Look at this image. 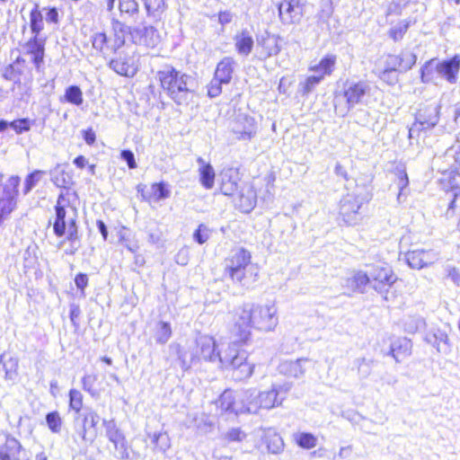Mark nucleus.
I'll use <instances>...</instances> for the list:
<instances>
[{"instance_id":"obj_1","label":"nucleus","mask_w":460,"mask_h":460,"mask_svg":"<svg viewBox=\"0 0 460 460\" xmlns=\"http://www.w3.org/2000/svg\"><path fill=\"white\" fill-rule=\"evenodd\" d=\"M232 333L237 341L245 343L252 335V329L271 332L279 323L278 309L274 303L243 304L233 314Z\"/></svg>"},{"instance_id":"obj_2","label":"nucleus","mask_w":460,"mask_h":460,"mask_svg":"<svg viewBox=\"0 0 460 460\" xmlns=\"http://www.w3.org/2000/svg\"><path fill=\"white\" fill-rule=\"evenodd\" d=\"M225 273L235 283L249 286L257 280L258 270L252 255L243 248L233 250L225 261Z\"/></svg>"},{"instance_id":"obj_3","label":"nucleus","mask_w":460,"mask_h":460,"mask_svg":"<svg viewBox=\"0 0 460 460\" xmlns=\"http://www.w3.org/2000/svg\"><path fill=\"white\" fill-rule=\"evenodd\" d=\"M162 88L178 104L187 101L194 81L193 78L173 67L167 66L157 73Z\"/></svg>"},{"instance_id":"obj_4","label":"nucleus","mask_w":460,"mask_h":460,"mask_svg":"<svg viewBox=\"0 0 460 460\" xmlns=\"http://www.w3.org/2000/svg\"><path fill=\"white\" fill-rule=\"evenodd\" d=\"M460 71V56L440 61L432 58L427 61L420 69V79L424 84L434 83L437 79H444L454 84L457 83Z\"/></svg>"},{"instance_id":"obj_5","label":"nucleus","mask_w":460,"mask_h":460,"mask_svg":"<svg viewBox=\"0 0 460 460\" xmlns=\"http://www.w3.org/2000/svg\"><path fill=\"white\" fill-rule=\"evenodd\" d=\"M219 363L223 367L230 368L233 371V376L239 381L250 378L255 367L253 363L248 361L247 352L240 349L236 342L229 343L222 351Z\"/></svg>"},{"instance_id":"obj_6","label":"nucleus","mask_w":460,"mask_h":460,"mask_svg":"<svg viewBox=\"0 0 460 460\" xmlns=\"http://www.w3.org/2000/svg\"><path fill=\"white\" fill-rule=\"evenodd\" d=\"M370 195L364 192L362 188L357 187L353 191L347 193L340 201L339 214L348 226L359 224L362 216L359 212L362 205L367 202Z\"/></svg>"},{"instance_id":"obj_7","label":"nucleus","mask_w":460,"mask_h":460,"mask_svg":"<svg viewBox=\"0 0 460 460\" xmlns=\"http://www.w3.org/2000/svg\"><path fill=\"white\" fill-rule=\"evenodd\" d=\"M55 212L53 231L58 237H61L65 235L67 226L76 222L77 209L64 194H60L55 206Z\"/></svg>"},{"instance_id":"obj_8","label":"nucleus","mask_w":460,"mask_h":460,"mask_svg":"<svg viewBox=\"0 0 460 460\" xmlns=\"http://www.w3.org/2000/svg\"><path fill=\"white\" fill-rule=\"evenodd\" d=\"M102 425L105 429V434L115 449V456L119 460H128L130 458V447L128 444L126 437L122 430L117 426L114 420H103Z\"/></svg>"},{"instance_id":"obj_9","label":"nucleus","mask_w":460,"mask_h":460,"mask_svg":"<svg viewBox=\"0 0 460 460\" xmlns=\"http://www.w3.org/2000/svg\"><path fill=\"white\" fill-rule=\"evenodd\" d=\"M439 107L430 105L420 110L416 117V121L409 128V138L419 137L420 132L434 128L438 122Z\"/></svg>"},{"instance_id":"obj_10","label":"nucleus","mask_w":460,"mask_h":460,"mask_svg":"<svg viewBox=\"0 0 460 460\" xmlns=\"http://www.w3.org/2000/svg\"><path fill=\"white\" fill-rule=\"evenodd\" d=\"M247 393L234 392L232 390H226L220 395L217 405L221 411L229 414H243L244 413V401L248 397Z\"/></svg>"},{"instance_id":"obj_11","label":"nucleus","mask_w":460,"mask_h":460,"mask_svg":"<svg viewBox=\"0 0 460 460\" xmlns=\"http://www.w3.org/2000/svg\"><path fill=\"white\" fill-rule=\"evenodd\" d=\"M368 273L372 288L379 293L386 291L397 279L392 269L387 265L373 266Z\"/></svg>"},{"instance_id":"obj_12","label":"nucleus","mask_w":460,"mask_h":460,"mask_svg":"<svg viewBox=\"0 0 460 460\" xmlns=\"http://www.w3.org/2000/svg\"><path fill=\"white\" fill-rule=\"evenodd\" d=\"M404 260L410 268L421 270L434 264L439 260V253L432 249H415L404 254Z\"/></svg>"},{"instance_id":"obj_13","label":"nucleus","mask_w":460,"mask_h":460,"mask_svg":"<svg viewBox=\"0 0 460 460\" xmlns=\"http://www.w3.org/2000/svg\"><path fill=\"white\" fill-rule=\"evenodd\" d=\"M279 37L265 31L263 34L257 37L256 40V57L260 60H266L270 57L277 56L281 47L279 45Z\"/></svg>"},{"instance_id":"obj_14","label":"nucleus","mask_w":460,"mask_h":460,"mask_svg":"<svg viewBox=\"0 0 460 460\" xmlns=\"http://www.w3.org/2000/svg\"><path fill=\"white\" fill-rule=\"evenodd\" d=\"M198 352L199 362L201 360L208 362H220L222 351L217 349V343L213 337L209 335H199L194 341Z\"/></svg>"},{"instance_id":"obj_15","label":"nucleus","mask_w":460,"mask_h":460,"mask_svg":"<svg viewBox=\"0 0 460 460\" xmlns=\"http://www.w3.org/2000/svg\"><path fill=\"white\" fill-rule=\"evenodd\" d=\"M369 91L370 86L365 81L347 82L343 86L342 96L346 100L348 109L360 104Z\"/></svg>"},{"instance_id":"obj_16","label":"nucleus","mask_w":460,"mask_h":460,"mask_svg":"<svg viewBox=\"0 0 460 460\" xmlns=\"http://www.w3.org/2000/svg\"><path fill=\"white\" fill-rule=\"evenodd\" d=\"M279 16L283 24L298 23L303 17V5L299 0H282L279 5Z\"/></svg>"},{"instance_id":"obj_17","label":"nucleus","mask_w":460,"mask_h":460,"mask_svg":"<svg viewBox=\"0 0 460 460\" xmlns=\"http://www.w3.org/2000/svg\"><path fill=\"white\" fill-rule=\"evenodd\" d=\"M231 131L237 140H251L256 134L254 119L248 116H239L233 122Z\"/></svg>"},{"instance_id":"obj_18","label":"nucleus","mask_w":460,"mask_h":460,"mask_svg":"<svg viewBox=\"0 0 460 460\" xmlns=\"http://www.w3.org/2000/svg\"><path fill=\"white\" fill-rule=\"evenodd\" d=\"M0 460H29V456L16 438L7 436L4 444L0 446Z\"/></svg>"},{"instance_id":"obj_19","label":"nucleus","mask_w":460,"mask_h":460,"mask_svg":"<svg viewBox=\"0 0 460 460\" xmlns=\"http://www.w3.org/2000/svg\"><path fill=\"white\" fill-rule=\"evenodd\" d=\"M100 420L98 413L93 410H87L84 414L82 427L77 430V434L84 442L92 443L96 437V426Z\"/></svg>"},{"instance_id":"obj_20","label":"nucleus","mask_w":460,"mask_h":460,"mask_svg":"<svg viewBox=\"0 0 460 460\" xmlns=\"http://www.w3.org/2000/svg\"><path fill=\"white\" fill-rule=\"evenodd\" d=\"M256 192L249 184L242 186L234 199V206L243 213L251 212L256 205Z\"/></svg>"},{"instance_id":"obj_21","label":"nucleus","mask_w":460,"mask_h":460,"mask_svg":"<svg viewBox=\"0 0 460 460\" xmlns=\"http://www.w3.org/2000/svg\"><path fill=\"white\" fill-rule=\"evenodd\" d=\"M235 51L242 57H248L255 46L252 31L247 28L238 31L234 38Z\"/></svg>"},{"instance_id":"obj_22","label":"nucleus","mask_w":460,"mask_h":460,"mask_svg":"<svg viewBox=\"0 0 460 460\" xmlns=\"http://www.w3.org/2000/svg\"><path fill=\"white\" fill-rule=\"evenodd\" d=\"M425 341L432 345L438 353L447 355L451 351V345L446 332L434 329L425 335Z\"/></svg>"},{"instance_id":"obj_23","label":"nucleus","mask_w":460,"mask_h":460,"mask_svg":"<svg viewBox=\"0 0 460 460\" xmlns=\"http://www.w3.org/2000/svg\"><path fill=\"white\" fill-rule=\"evenodd\" d=\"M177 354L180 366L182 370H189L192 366L199 362L194 341L185 347L177 346Z\"/></svg>"},{"instance_id":"obj_24","label":"nucleus","mask_w":460,"mask_h":460,"mask_svg":"<svg viewBox=\"0 0 460 460\" xmlns=\"http://www.w3.org/2000/svg\"><path fill=\"white\" fill-rule=\"evenodd\" d=\"M177 354L180 366L182 370H189L192 366L199 362L194 341L185 347L177 346Z\"/></svg>"},{"instance_id":"obj_25","label":"nucleus","mask_w":460,"mask_h":460,"mask_svg":"<svg viewBox=\"0 0 460 460\" xmlns=\"http://www.w3.org/2000/svg\"><path fill=\"white\" fill-rule=\"evenodd\" d=\"M337 61V57L333 54H328L323 57L318 64L313 65L309 67L311 72H314V75L320 76L322 80L325 76H329L332 74L335 68Z\"/></svg>"},{"instance_id":"obj_26","label":"nucleus","mask_w":460,"mask_h":460,"mask_svg":"<svg viewBox=\"0 0 460 460\" xmlns=\"http://www.w3.org/2000/svg\"><path fill=\"white\" fill-rule=\"evenodd\" d=\"M197 163L199 166V172L201 185L207 190L212 189L216 176L213 166L207 163L202 157H199Z\"/></svg>"},{"instance_id":"obj_27","label":"nucleus","mask_w":460,"mask_h":460,"mask_svg":"<svg viewBox=\"0 0 460 460\" xmlns=\"http://www.w3.org/2000/svg\"><path fill=\"white\" fill-rule=\"evenodd\" d=\"M25 49L26 52L31 55L35 66L39 69L43 62L44 42L38 39V37L34 36L27 42Z\"/></svg>"},{"instance_id":"obj_28","label":"nucleus","mask_w":460,"mask_h":460,"mask_svg":"<svg viewBox=\"0 0 460 460\" xmlns=\"http://www.w3.org/2000/svg\"><path fill=\"white\" fill-rule=\"evenodd\" d=\"M279 390L277 389L275 385H272L270 391L260 392V405L261 409L270 410L274 407L279 406L284 397L279 398Z\"/></svg>"},{"instance_id":"obj_29","label":"nucleus","mask_w":460,"mask_h":460,"mask_svg":"<svg viewBox=\"0 0 460 460\" xmlns=\"http://www.w3.org/2000/svg\"><path fill=\"white\" fill-rule=\"evenodd\" d=\"M234 60L231 57L224 58L217 66L215 75L217 80L229 84L234 72Z\"/></svg>"},{"instance_id":"obj_30","label":"nucleus","mask_w":460,"mask_h":460,"mask_svg":"<svg viewBox=\"0 0 460 460\" xmlns=\"http://www.w3.org/2000/svg\"><path fill=\"white\" fill-rule=\"evenodd\" d=\"M306 361L307 360L305 358H300L296 361H283L279 366V371L282 375L298 378L305 373L303 363Z\"/></svg>"},{"instance_id":"obj_31","label":"nucleus","mask_w":460,"mask_h":460,"mask_svg":"<svg viewBox=\"0 0 460 460\" xmlns=\"http://www.w3.org/2000/svg\"><path fill=\"white\" fill-rule=\"evenodd\" d=\"M411 342L406 338H401L391 345L390 354L396 362H400L403 358L411 353Z\"/></svg>"},{"instance_id":"obj_32","label":"nucleus","mask_w":460,"mask_h":460,"mask_svg":"<svg viewBox=\"0 0 460 460\" xmlns=\"http://www.w3.org/2000/svg\"><path fill=\"white\" fill-rule=\"evenodd\" d=\"M110 67L117 74L125 76H133L136 73V68L128 58L119 57L110 62Z\"/></svg>"},{"instance_id":"obj_33","label":"nucleus","mask_w":460,"mask_h":460,"mask_svg":"<svg viewBox=\"0 0 460 460\" xmlns=\"http://www.w3.org/2000/svg\"><path fill=\"white\" fill-rule=\"evenodd\" d=\"M370 284V277L368 272L358 270L353 273V275L347 279V285L352 288V290L364 293L366 286Z\"/></svg>"},{"instance_id":"obj_34","label":"nucleus","mask_w":460,"mask_h":460,"mask_svg":"<svg viewBox=\"0 0 460 460\" xmlns=\"http://www.w3.org/2000/svg\"><path fill=\"white\" fill-rule=\"evenodd\" d=\"M265 443L267 444L268 450L272 454H278L281 452L284 447L282 438L273 429H269L266 432Z\"/></svg>"},{"instance_id":"obj_35","label":"nucleus","mask_w":460,"mask_h":460,"mask_svg":"<svg viewBox=\"0 0 460 460\" xmlns=\"http://www.w3.org/2000/svg\"><path fill=\"white\" fill-rule=\"evenodd\" d=\"M61 101L66 102L75 106H81L84 102L83 92L79 86L70 85L65 90V93Z\"/></svg>"},{"instance_id":"obj_36","label":"nucleus","mask_w":460,"mask_h":460,"mask_svg":"<svg viewBox=\"0 0 460 460\" xmlns=\"http://www.w3.org/2000/svg\"><path fill=\"white\" fill-rule=\"evenodd\" d=\"M243 393L249 394L244 401V413H258L261 409L259 393L253 389L244 390Z\"/></svg>"},{"instance_id":"obj_37","label":"nucleus","mask_w":460,"mask_h":460,"mask_svg":"<svg viewBox=\"0 0 460 460\" xmlns=\"http://www.w3.org/2000/svg\"><path fill=\"white\" fill-rule=\"evenodd\" d=\"M232 170L222 174L221 192L226 196H232L238 190L237 181L232 176Z\"/></svg>"},{"instance_id":"obj_38","label":"nucleus","mask_w":460,"mask_h":460,"mask_svg":"<svg viewBox=\"0 0 460 460\" xmlns=\"http://www.w3.org/2000/svg\"><path fill=\"white\" fill-rule=\"evenodd\" d=\"M295 442L302 448L312 449L317 445V438L312 433L297 432L293 435Z\"/></svg>"},{"instance_id":"obj_39","label":"nucleus","mask_w":460,"mask_h":460,"mask_svg":"<svg viewBox=\"0 0 460 460\" xmlns=\"http://www.w3.org/2000/svg\"><path fill=\"white\" fill-rule=\"evenodd\" d=\"M398 58L399 72L403 73L410 70L416 63L417 57L414 53L404 50L400 55H396Z\"/></svg>"},{"instance_id":"obj_40","label":"nucleus","mask_w":460,"mask_h":460,"mask_svg":"<svg viewBox=\"0 0 460 460\" xmlns=\"http://www.w3.org/2000/svg\"><path fill=\"white\" fill-rule=\"evenodd\" d=\"M30 26L34 36L38 37L39 33L43 30V17L36 5L30 13Z\"/></svg>"},{"instance_id":"obj_41","label":"nucleus","mask_w":460,"mask_h":460,"mask_svg":"<svg viewBox=\"0 0 460 460\" xmlns=\"http://www.w3.org/2000/svg\"><path fill=\"white\" fill-rule=\"evenodd\" d=\"M171 336L172 329L170 323L165 322H159L155 333V339L156 342L164 344L170 340Z\"/></svg>"},{"instance_id":"obj_42","label":"nucleus","mask_w":460,"mask_h":460,"mask_svg":"<svg viewBox=\"0 0 460 460\" xmlns=\"http://www.w3.org/2000/svg\"><path fill=\"white\" fill-rule=\"evenodd\" d=\"M149 16L159 17L165 9L164 0H144Z\"/></svg>"},{"instance_id":"obj_43","label":"nucleus","mask_w":460,"mask_h":460,"mask_svg":"<svg viewBox=\"0 0 460 460\" xmlns=\"http://www.w3.org/2000/svg\"><path fill=\"white\" fill-rule=\"evenodd\" d=\"M410 23L411 22L408 20L400 21L389 30L388 34L390 38L394 41L401 40L408 31Z\"/></svg>"},{"instance_id":"obj_44","label":"nucleus","mask_w":460,"mask_h":460,"mask_svg":"<svg viewBox=\"0 0 460 460\" xmlns=\"http://www.w3.org/2000/svg\"><path fill=\"white\" fill-rule=\"evenodd\" d=\"M447 155L454 157L456 164L452 175H457L460 172V133L457 135L455 144L447 151Z\"/></svg>"},{"instance_id":"obj_45","label":"nucleus","mask_w":460,"mask_h":460,"mask_svg":"<svg viewBox=\"0 0 460 460\" xmlns=\"http://www.w3.org/2000/svg\"><path fill=\"white\" fill-rule=\"evenodd\" d=\"M142 40L146 46L154 47L159 42V35L153 26L143 28Z\"/></svg>"},{"instance_id":"obj_46","label":"nucleus","mask_w":460,"mask_h":460,"mask_svg":"<svg viewBox=\"0 0 460 460\" xmlns=\"http://www.w3.org/2000/svg\"><path fill=\"white\" fill-rule=\"evenodd\" d=\"M34 121L28 118L15 119L10 122V128L18 135L31 130Z\"/></svg>"},{"instance_id":"obj_47","label":"nucleus","mask_w":460,"mask_h":460,"mask_svg":"<svg viewBox=\"0 0 460 460\" xmlns=\"http://www.w3.org/2000/svg\"><path fill=\"white\" fill-rule=\"evenodd\" d=\"M119 8L122 14H127L129 17H133L139 10L136 0H120Z\"/></svg>"},{"instance_id":"obj_48","label":"nucleus","mask_w":460,"mask_h":460,"mask_svg":"<svg viewBox=\"0 0 460 460\" xmlns=\"http://www.w3.org/2000/svg\"><path fill=\"white\" fill-rule=\"evenodd\" d=\"M46 421L49 429L54 432L58 433L61 430L62 420L58 411H52L47 414Z\"/></svg>"},{"instance_id":"obj_49","label":"nucleus","mask_w":460,"mask_h":460,"mask_svg":"<svg viewBox=\"0 0 460 460\" xmlns=\"http://www.w3.org/2000/svg\"><path fill=\"white\" fill-rule=\"evenodd\" d=\"M424 326L425 321L422 317L420 316L409 317L404 323L405 331L409 333H415Z\"/></svg>"},{"instance_id":"obj_50","label":"nucleus","mask_w":460,"mask_h":460,"mask_svg":"<svg viewBox=\"0 0 460 460\" xmlns=\"http://www.w3.org/2000/svg\"><path fill=\"white\" fill-rule=\"evenodd\" d=\"M376 69L379 78L382 81L385 82L386 84L394 85L398 82L397 72L384 68L379 66H377Z\"/></svg>"},{"instance_id":"obj_51","label":"nucleus","mask_w":460,"mask_h":460,"mask_svg":"<svg viewBox=\"0 0 460 460\" xmlns=\"http://www.w3.org/2000/svg\"><path fill=\"white\" fill-rule=\"evenodd\" d=\"M69 407L75 412H79L83 407V394L76 389L69 391Z\"/></svg>"},{"instance_id":"obj_52","label":"nucleus","mask_w":460,"mask_h":460,"mask_svg":"<svg viewBox=\"0 0 460 460\" xmlns=\"http://www.w3.org/2000/svg\"><path fill=\"white\" fill-rule=\"evenodd\" d=\"M45 172L36 170L30 173L25 179L24 194L29 193L31 189L40 181Z\"/></svg>"},{"instance_id":"obj_53","label":"nucleus","mask_w":460,"mask_h":460,"mask_svg":"<svg viewBox=\"0 0 460 460\" xmlns=\"http://www.w3.org/2000/svg\"><path fill=\"white\" fill-rule=\"evenodd\" d=\"M5 370V378L14 380L17 376L18 360L14 358H10L4 363Z\"/></svg>"},{"instance_id":"obj_54","label":"nucleus","mask_w":460,"mask_h":460,"mask_svg":"<svg viewBox=\"0 0 460 460\" xmlns=\"http://www.w3.org/2000/svg\"><path fill=\"white\" fill-rule=\"evenodd\" d=\"M323 80L316 75H312L300 84L304 94L311 93Z\"/></svg>"},{"instance_id":"obj_55","label":"nucleus","mask_w":460,"mask_h":460,"mask_svg":"<svg viewBox=\"0 0 460 460\" xmlns=\"http://www.w3.org/2000/svg\"><path fill=\"white\" fill-rule=\"evenodd\" d=\"M151 190L155 200L164 199L170 196V190L163 182L153 184Z\"/></svg>"},{"instance_id":"obj_56","label":"nucleus","mask_w":460,"mask_h":460,"mask_svg":"<svg viewBox=\"0 0 460 460\" xmlns=\"http://www.w3.org/2000/svg\"><path fill=\"white\" fill-rule=\"evenodd\" d=\"M449 185L453 191L454 199L450 202L448 209L454 208L456 199L460 194V172L457 175H451L449 179Z\"/></svg>"},{"instance_id":"obj_57","label":"nucleus","mask_w":460,"mask_h":460,"mask_svg":"<svg viewBox=\"0 0 460 460\" xmlns=\"http://www.w3.org/2000/svg\"><path fill=\"white\" fill-rule=\"evenodd\" d=\"M97 380L96 375H85L82 378V386L83 389L88 392L91 395L94 396L96 394V390L93 388V385Z\"/></svg>"},{"instance_id":"obj_58","label":"nucleus","mask_w":460,"mask_h":460,"mask_svg":"<svg viewBox=\"0 0 460 460\" xmlns=\"http://www.w3.org/2000/svg\"><path fill=\"white\" fill-rule=\"evenodd\" d=\"M224 437L229 442H241L246 438V434L239 428H233Z\"/></svg>"},{"instance_id":"obj_59","label":"nucleus","mask_w":460,"mask_h":460,"mask_svg":"<svg viewBox=\"0 0 460 460\" xmlns=\"http://www.w3.org/2000/svg\"><path fill=\"white\" fill-rule=\"evenodd\" d=\"M107 43V36L104 32L94 33L92 37L93 48L98 51H102Z\"/></svg>"},{"instance_id":"obj_60","label":"nucleus","mask_w":460,"mask_h":460,"mask_svg":"<svg viewBox=\"0 0 460 460\" xmlns=\"http://www.w3.org/2000/svg\"><path fill=\"white\" fill-rule=\"evenodd\" d=\"M193 238L199 244H203L209 238V230L204 225H199L198 229L193 234Z\"/></svg>"},{"instance_id":"obj_61","label":"nucleus","mask_w":460,"mask_h":460,"mask_svg":"<svg viewBox=\"0 0 460 460\" xmlns=\"http://www.w3.org/2000/svg\"><path fill=\"white\" fill-rule=\"evenodd\" d=\"M225 84L224 82H221L219 80H217V77L214 76V78L211 80L210 84L208 87V94L210 97H217L222 93V87L221 85Z\"/></svg>"},{"instance_id":"obj_62","label":"nucleus","mask_w":460,"mask_h":460,"mask_svg":"<svg viewBox=\"0 0 460 460\" xmlns=\"http://www.w3.org/2000/svg\"><path fill=\"white\" fill-rule=\"evenodd\" d=\"M384 68L399 72L398 58L396 55H388L383 64L379 65Z\"/></svg>"},{"instance_id":"obj_63","label":"nucleus","mask_w":460,"mask_h":460,"mask_svg":"<svg viewBox=\"0 0 460 460\" xmlns=\"http://www.w3.org/2000/svg\"><path fill=\"white\" fill-rule=\"evenodd\" d=\"M158 440L156 448L161 452H166L171 447V440L167 433L163 432L161 436H158Z\"/></svg>"},{"instance_id":"obj_64","label":"nucleus","mask_w":460,"mask_h":460,"mask_svg":"<svg viewBox=\"0 0 460 460\" xmlns=\"http://www.w3.org/2000/svg\"><path fill=\"white\" fill-rule=\"evenodd\" d=\"M121 158L127 163L130 169L137 167L134 154L130 150H123L121 152Z\"/></svg>"}]
</instances>
